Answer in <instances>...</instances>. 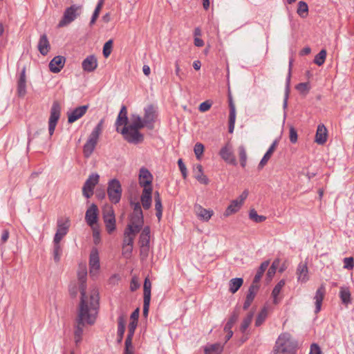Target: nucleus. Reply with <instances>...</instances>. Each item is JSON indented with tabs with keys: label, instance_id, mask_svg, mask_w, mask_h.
Segmentation results:
<instances>
[{
	"label": "nucleus",
	"instance_id": "1",
	"mask_svg": "<svg viewBox=\"0 0 354 354\" xmlns=\"http://www.w3.org/2000/svg\"><path fill=\"white\" fill-rule=\"evenodd\" d=\"M79 290L81 294L80 302L77 317L74 322V341L76 346L82 340L84 330L86 326H92L95 322L97 310L99 308V292L95 288L86 295L87 268L86 263H80L77 270Z\"/></svg>",
	"mask_w": 354,
	"mask_h": 354
},
{
	"label": "nucleus",
	"instance_id": "2",
	"mask_svg": "<svg viewBox=\"0 0 354 354\" xmlns=\"http://www.w3.org/2000/svg\"><path fill=\"white\" fill-rule=\"evenodd\" d=\"M297 342L288 333H281L277 338L272 354H295Z\"/></svg>",
	"mask_w": 354,
	"mask_h": 354
},
{
	"label": "nucleus",
	"instance_id": "3",
	"mask_svg": "<svg viewBox=\"0 0 354 354\" xmlns=\"http://www.w3.org/2000/svg\"><path fill=\"white\" fill-rule=\"evenodd\" d=\"M102 121H100V122L94 128L90 134L88 139L84 145L83 151L86 158H88L95 148L100 134L102 131Z\"/></svg>",
	"mask_w": 354,
	"mask_h": 354
},
{
	"label": "nucleus",
	"instance_id": "4",
	"mask_svg": "<svg viewBox=\"0 0 354 354\" xmlns=\"http://www.w3.org/2000/svg\"><path fill=\"white\" fill-rule=\"evenodd\" d=\"M82 6L73 4L67 8L63 15L62 19L59 21L58 26L64 27L73 22L82 12Z\"/></svg>",
	"mask_w": 354,
	"mask_h": 354
},
{
	"label": "nucleus",
	"instance_id": "5",
	"mask_svg": "<svg viewBox=\"0 0 354 354\" xmlns=\"http://www.w3.org/2000/svg\"><path fill=\"white\" fill-rule=\"evenodd\" d=\"M122 188L120 181L115 178L109 180L107 187V195L109 201L117 204L120 201Z\"/></svg>",
	"mask_w": 354,
	"mask_h": 354
},
{
	"label": "nucleus",
	"instance_id": "6",
	"mask_svg": "<svg viewBox=\"0 0 354 354\" xmlns=\"http://www.w3.org/2000/svg\"><path fill=\"white\" fill-rule=\"evenodd\" d=\"M61 115V106L58 101H54L51 109L48 121V131L50 136H52L55 131L57 122Z\"/></svg>",
	"mask_w": 354,
	"mask_h": 354
},
{
	"label": "nucleus",
	"instance_id": "7",
	"mask_svg": "<svg viewBox=\"0 0 354 354\" xmlns=\"http://www.w3.org/2000/svg\"><path fill=\"white\" fill-rule=\"evenodd\" d=\"M119 132L128 142L138 144L144 140V136L139 130H131L129 127L124 126Z\"/></svg>",
	"mask_w": 354,
	"mask_h": 354
},
{
	"label": "nucleus",
	"instance_id": "8",
	"mask_svg": "<svg viewBox=\"0 0 354 354\" xmlns=\"http://www.w3.org/2000/svg\"><path fill=\"white\" fill-rule=\"evenodd\" d=\"M100 176L97 173L91 174L82 187V194L86 198H91L93 194V190L97 184H98Z\"/></svg>",
	"mask_w": 354,
	"mask_h": 354
},
{
	"label": "nucleus",
	"instance_id": "9",
	"mask_svg": "<svg viewBox=\"0 0 354 354\" xmlns=\"http://www.w3.org/2000/svg\"><path fill=\"white\" fill-rule=\"evenodd\" d=\"M144 122L149 129H153L158 116L157 108L153 104H149L144 109Z\"/></svg>",
	"mask_w": 354,
	"mask_h": 354
},
{
	"label": "nucleus",
	"instance_id": "10",
	"mask_svg": "<svg viewBox=\"0 0 354 354\" xmlns=\"http://www.w3.org/2000/svg\"><path fill=\"white\" fill-rule=\"evenodd\" d=\"M138 322L131 321L128 326V333L125 340L124 354H133L132 340Z\"/></svg>",
	"mask_w": 354,
	"mask_h": 354
},
{
	"label": "nucleus",
	"instance_id": "11",
	"mask_svg": "<svg viewBox=\"0 0 354 354\" xmlns=\"http://www.w3.org/2000/svg\"><path fill=\"white\" fill-rule=\"evenodd\" d=\"M127 313L120 309L118 312L117 342L120 344L122 342L126 328Z\"/></svg>",
	"mask_w": 354,
	"mask_h": 354
},
{
	"label": "nucleus",
	"instance_id": "12",
	"mask_svg": "<svg viewBox=\"0 0 354 354\" xmlns=\"http://www.w3.org/2000/svg\"><path fill=\"white\" fill-rule=\"evenodd\" d=\"M103 220L107 232L111 234L115 230V218L113 209H109L104 212Z\"/></svg>",
	"mask_w": 354,
	"mask_h": 354
},
{
	"label": "nucleus",
	"instance_id": "13",
	"mask_svg": "<svg viewBox=\"0 0 354 354\" xmlns=\"http://www.w3.org/2000/svg\"><path fill=\"white\" fill-rule=\"evenodd\" d=\"M219 155L226 162L234 166L237 165V161L234 156L232 147L228 143L221 148Z\"/></svg>",
	"mask_w": 354,
	"mask_h": 354
},
{
	"label": "nucleus",
	"instance_id": "14",
	"mask_svg": "<svg viewBox=\"0 0 354 354\" xmlns=\"http://www.w3.org/2000/svg\"><path fill=\"white\" fill-rule=\"evenodd\" d=\"M152 175L146 168H141L139 174V184L144 188H152Z\"/></svg>",
	"mask_w": 354,
	"mask_h": 354
},
{
	"label": "nucleus",
	"instance_id": "15",
	"mask_svg": "<svg viewBox=\"0 0 354 354\" xmlns=\"http://www.w3.org/2000/svg\"><path fill=\"white\" fill-rule=\"evenodd\" d=\"M90 274L95 275L100 269V258L97 249H93L89 257Z\"/></svg>",
	"mask_w": 354,
	"mask_h": 354
},
{
	"label": "nucleus",
	"instance_id": "16",
	"mask_svg": "<svg viewBox=\"0 0 354 354\" xmlns=\"http://www.w3.org/2000/svg\"><path fill=\"white\" fill-rule=\"evenodd\" d=\"M88 105H83L73 109L68 113V122L71 124L82 118L87 111Z\"/></svg>",
	"mask_w": 354,
	"mask_h": 354
},
{
	"label": "nucleus",
	"instance_id": "17",
	"mask_svg": "<svg viewBox=\"0 0 354 354\" xmlns=\"http://www.w3.org/2000/svg\"><path fill=\"white\" fill-rule=\"evenodd\" d=\"M97 212L98 209L95 204L93 203L90 207L86 210L85 219L87 224L93 227L97 221Z\"/></svg>",
	"mask_w": 354,
	"mask_h": 354
},
{
	"label": "nucleus",
	"instance_id": "18",
	"mask_svg": "<svg viewBox=\"0 0 354 354\" xmlns=\"http://www.w3.org/2000/svg\"><path fill=\"white\" fill-rule=\"evenodd\" d=\"M144 223L143 214H131L130 216V222L127 226H131L136 232H139Z\"/></svg>",
	"mask_w": 354,
	"mask_h": 354
},
{
	"label": "nucleus",
	"instance_id": "19",
	"mask_svg": "<svg viewBox=\"0 0 354 354\" xmlns=\"http://www.w3.org/2000/svg\"><path fill=\"white\" fill-rule=\"evenodd\" d=\"M68 221H66L64 223L58 221L57 229L55 234L53 242L60 243L63 237L67 234L69 227Z\"/></svg>",
	"mask_w": 354,
	"mask_h": 354
},
{
	"label": "nucleus",
	"instance_id": "20",
	"mask_svg": "<svg viewBox=\"0 0 354 354\" xmlns=\"http://www.w3.org/2000/svg\"><path fill=\"white\" fill-rule=\"evenodd\" d=\"M26 94V68L24 67L19 75L17 81V95L20 97H23Z\"/></svg>",
	"mask_w": 354,
	"mask_h": 354
},
{
	"label": "nucleus",
	"instance_id": "21",
	"mask_svg": "<svg viewBox=\"0 0 354 354\" xmlns=\"http://www.w3.org/2000/svg\"><path fill=\"white\" fill-rule=\"evenodd\" d=\"M66 59L63 56L55 57L49 63V69L51 72L59 73L64 67Z\"/></svg>",
	"mask_w": 354,
	"mask_h": 354
},
{
	"label": "nucleus",
	"instance_id": "22",
	"mask_svg": "<svg viewBox=\"0 0 354 354\" xmlns=\"http://www.w3.org/2000/svg\"><path fill=\"white\" fill-rule=\"evenodd\" d=\"M259 289V285H255V284L250 285V286L249 287V289H248V294L246 295L245 302L243 306V308L244 310H247L250 307V306L252 303Z\"/></svg>",
	"mask_w": 354,
	"mask_h": 354
},
{
	"label": "nucleus",
	"instance_id": "23",
	"mask_svg": "<svg viewBox=\"0 0 354 354\" xmlns=\"http://www.w3.org/2000/svg\"><path fill=\"white\" fill-rule=\"evenodd\" d=\"M137 234L138 232H134L131 226L126 227L124 234L123 248L133 246V240Z\"/></svg>",
	"mask_w": 354,
	"mask_h": 354
},
{
	"label": "nucleus",
	"instance_id": "24",
	"mask_svg": "<svg viewBox=\"0 0 354 354\" xmlns=\"http://www.w3.org/2000/svg\"><path fill=\"white\" fill-rule=\"evenodd\" d=\"M152 188H144L140 197L142 205L145 209H149L151 205Z\"/></svg>",
	"mask_w": 354,
	"mask_h": 354
},
{
	"label": "nucleus",
	"instance_id": "25",
	"mask_svg": "<svg viewBox=\"0 0 354 354\" xmlns=\"http://www.w3.org/2000/svg\"><path fill=\"white\" fill-rule=\"evenodd\" d=\"M82 68L87 72L93 71L97 66V61L95 55L88 56L82 63Z\"/></svg>",
	"mask_w": 354,
	"mask_h": 354
},
{
	"label": "nucleus",
	"instance_id": "26",
	"mask_svg": "<svg viewBox=\"0 0 354 354\" xmlns=\"http://www.w3.org/2000/svg\"><path fill=\"white\" fill-rule=\"evenodd\" d=\"M278 144H279V140H277V139L275 140L272 142L271 146L269 147L268 150L266 151V153L264 154L263 157L261 160V161L258 165L259 169H261L267 164L268 161L270 160L272 153L275 151Z\"/></svg>",
	"mask_w": 354,
	"mask_h": 354
},
{
	"label": "nucleus",
	"instance_id": "27",
	"mask_svg": "<svg viewBox=\"0 0 354 354\" xmlns=\"http://www.w3.org/2000/svg\"><path fill=\"white\" fill-rule=\"evenodd\" d=\"M326 293L325 286L322 284L321 286L317 290L315 295L314 297V299L315 300V313H317L320 311L323 299L324 298V295Z\"/></svg>",
	"mask_w": 354,
	"mask_h": 354
},
{
	"label": "nucleus",
	"instance_id": "28",
	"mask_svg": "<svg viewBox=\"0 0 354 354\" xmlns=\"http://www.w3.org/2000/svg\"><path fill=\"white\" fill-rule=\"evenodd\" d=\"M127 123H128L127 109L125 105H122L121 107V109L120 111V113L118 115L116 122H115V125L117 127L116 131L118 132H119L120 131L119 127L122 126V125H124V127L127 126Z\"/></svg>",
	"mask_w": 354,
	"mask_h": 354
},
{
	"label": "nucleus",
	"instance_id": "29",
	"mask_svg": "<svg viewBox=\"0 0 354 354\" xmlns=\"http://www.w3.org/2000/svg\"><path fill=\"white\" fill-rule=\"evenodd\" d=\"M308 270L307 263L306 262H301L299 263L297 268V279L302 283L306 282L308 280Z\"/></svg>",
	"mask_w": 354,
	"mask_h": 354
},
{
	"label": "nucleus",
	"instance_id": "30",
	"mask_svg": "<svg viewBox=\"0 0 354 354\" xmlns=\"http://www.w3.org/2000/svg\"><path fill=\"white\" fill-rule=\"evenodd\" d=\"M194 209L197 216L205 221H208L214 214L212 210L205 209L200 205H195Z\"/></svg>",
	"mask_w": 354,
	"mask_h": 354
},
{
	"label": "nucleus",
	"instance_id": "31",
	"mask_svg": "<svg viewBox=\"0 0 354 354\" xmlns=\"http://www.w3.org/2000/svg\"><path fill=\"white\" fill-rule=\"evenodd\" d=\"M37 48L38 50L42 55H46L49 52L50 45L46 34L41 35Z\"/></svg>",
	"mask_w": 354,
	"mask_h": 354
},
{
	"label": "nucleus",
	"instance_id": "32",
	"mask_svg": "<svg viewBox=\"0 0 354 354\" xmlns=\"http://www.w3.org/2000/svg\"><path fill=\"white\" fill-rule=\"evenodd\" d=\"M327 132L324 124H319L315 135V142L319 145L325 144L327 140Z\"/></svg>",
	"mask_w": 354,
	"mask_h": 354
},
{
	"label": "nucleus",
	"instance_id": "33",
	"mask_svg": "<svg viewBox=\"0 0 354 354\" xmlns=\"http://www.w3.org/2000/svg\"><path fill=\"white\" fill-rule=\"evenodd\" d=\"M131 120V124L127 126L131 130H139L146 127L144 120H142L141 117L139 115L132 114Z\"/></svg>",
	"mask_w": 354,
	"mask_h": 354
},
{
	"label": "nucleus",
	"instance_id": "34",
	"mask_svg": "<svg viewBox=\"0 0 354 354\" xmlns=\"http://www.w3.org/2000/svg\"><path fill=\"white\" fill-rule=\"evenodd\" d=\"M195 178L201 184L207 185L209 183V179L203 173V169L201 165H197L194 170Z\"/></svg>",
	"mask_w": 354,
	"mask_h": 354
},
{
	"label": "nucleus",
	"instance_id": "35",
	"mask_svg": "<svg viewBox=\"0 0 354 354\" xmlns=\"http://www.w3.org/2000/svg\"><path fill=\"white\" fill-rule=\"evenodd\" d=\"M242 206L241 202H239L238 199L232 201L230 204L228 205L224 212L225 216H228L232 214L237 212L241 207Z\"/></svg>",
	"mask_w": 354,
	"mask_h": 354
},
{
	"label": "nucleus",
	"instance_id": "36",
	"mask_svg": "<svg viewBox=\"0 0 354 354\" xmlns=\"http://www.w3.org/2000/svg\"><path fill=\"white\" fill-rule=\"evenodd\" d=\"M269 264H270L269 261H265L260 265V266L254 276V278L253 279L252 284L259 285L258 283L260 281L264 272L268 268Z\"/></svg>",
	"mask_w": 354,
	"mask_h": 354
},
{
	"label": "nucleus",
	"instance_id": "37",
	"mask_svg": "<svg viewBox=\"0 0 354 354\" xmlns=\"http://www.w3.org/2000/svg\"><path fill=\"white\" fill-rule=\"evenodd\" d=\"M154 201H155V209L156 211V215L158 218V221L161 220L162 215V201L158 192L154 193Z\"/></svg>",
	"mask_w": 354,
	"mask_h": 354
},
{
	"label": "nucleus",
	"instance_id": "38",
	"mask_svg": "<svg viewBox=\"0 0 354 354\" xmlns=\"http://www.w3.org/2000/svg\"><path fill=\"white\" fill-rule=\"evenodd\" d=\"M150 241V227L145 226L139 237V245H149Z\"/></svg>",
	"mask_w": 354,
	"mask_h": 354
},
{
	"label": "nucleus",
	"instance_id": "39",
	"mask_svg": "<svg viewBox=\"0 0 354 354\" xmlns=\"http://www.w3.org/2000/svg\"><path fill=\"white\" fill-rule=\"evenodd\" d=\"M293 59H290L289 62V71L286 80V92H285V96L283 100V108L286 109L288 106V99L289 96V92H290V78H291V68L292 66Z\"/></svg>",
	"mask_w": 354,
	"mask_h": 354
},
{
	"label": "nucleus",
	"instance_id": "40",
	"mask_svg": "<svg viewBox=\"0 0 354 354\" xmlns=\"http://www.w3.org/2000/svg\"><path fill=\"white\" fill-rule=\"evenodd\" d=\"M243 279L242 278H234L229 281V291L234 294L242 286Z\"/></svg>",
	"mask_w": 354,
	"mask_h": 354
},
{
	"label": "nucleus",
	"instance_id": "41",
	"mask_svg": "<svg viewBox=\"0 0 354 354\" xmlns=\"http://www.w3.org/2000/svg\"><path fill=\"white\" fill-rule=\"evenodd\" d=\"M223 346L220 343L211 344L205 348V354H220L223 351Z\"/></svg>",
	"mask_w": 354,
	"mask_h": 354
},
{
	"label": "nucleus",
	"instance_id": "42",
	"mask_svg": "<svg viewBox=\"0 0 354 354\" xmlns=\"http://www.w3.org/2000/svg\"><path fill=\"white\" fill-rule=\"evenodd\" d=\"M254 316V312L250 311L248 315L243 319L241 326H240V330L241 333H245L248 326L250 325L252 318Z\"/></svg>",
	"mask_w": 354,
	"mask_h": 354
},
{
	"label": "nucleus",
	"instance_id": "43",
	"mask_svg": "<svg viewBox=\"0 0 354 354\" xmlns=\"http://www.w3.org/2000/svg\"><path fill=\"white\" fill-rule=\"evenodd\" d=\"M284 285H285V281L283 279H281L277 283V284L273 288L272 292V296L274 298L273 301L274 304L278 303L277 296L280 293L281 290L284 286Z\"/></svg>",
	"mask_w": 354,
	"mask_h": 354
},
{
	"label": "nucleus",
	"instance_id": "44",
	"mask_svg": "<svg viewBox=\"0 0 354 354\" xmlns=\"http://www.w3.org/2000/svg\"><path fill=\"white\" fill-rule=\"evenodd\" d=\"M279 264V260L276 259L273 261L272 264L268 269L267 274H266V278L268 281L272 280V277L274 276Z\"/></svg>",
	"mask_w": 354,
	"mask_h": 354
},
{
	"label": "nucleus",
	"instance_id": "45",
	"mask_svg": "<svg viewBox=\"0 0 354 354\" xmlns=\"http://www.w3.org/2000/svg\"><path fill=\"white\" fill-rule=\"evenodd\" d=\"M326 55L327 53L325 49L321 50L319 53L315 55L314 59V63L318 66L323 65L326 60Z\"/></svg>",
	"mask_w": 354,
	"mask_h": 354
},
{
	"label": "nucleus",
	"instance_id": "46",
	"mask_svg": "<svg viewBox=\"0 0 354 354\" xmlns=\"http://www.w3.org/2000/svg\"><path fill=\"white\" fill-rule=\"evenodd\" d=\"M339 296L343 304H348L351 302V292L348 288H341Z\"/></svg>",
	"mask_w": 354,
	"mask_h": 354
},
{
	"label": "nucleus",
	"instance_id": "47",
	"mask_svg": "<svg viewBox=\"0 0 354 354\" xmlns=\"http://www.w3.org/2000/svg\"><path fill=\"white\" fill-rule=\"evenodd\" d=\"M238 153L240 159V164L242 167H245L247 162V153L243 145L239 147Z\"/></svg>",
	"mask_w": 354,
	"mask_h": 354
},
{
	"label": "nucleus",
	"instance_id": "48",
	"mask_svg": "<svg viewBox=\"0 0 354 354\" xmlns=\"http://www.w3.org/2000/svg\"><path fill=\"white\" fill-rule=\"evenodd\" d=\"M53 259L56 263H58L60 261V257L62 253V249L60 243L53 242Z\"/></svg>",
	"mask_w": 354,
	"mask_h": 354
},
{
	"label": "nucleus",
	"instance_id": "49",
	"mask_svg": "<svg viewBox=\"0 0 354 354\" xmlns=\"http://www.w3.org/2000/svg\"><path fill=\"white\" fill-rule=\"evenodd\" d=\"M308 12V7L306 2L301 1L298 3L297 14L301 17H305Z\"/></svg>",
	"mask_w": 354,
	"mask_h": 354
},
{
	"label": "nucleus",
	"instance_id": "50",
	"mask_svg": "<svg viewBox=\"0 0 354 354\" xmlns=\"http://www.w3.org/2000/svg\"><path fill=\"white\" fill-rule=\"evenodd\" d=\"M151 283L148 278H146L144 281L143 291H144V299H151Z\"/></svg>",
	"mask_w": 354,
	"mask_h": 354
},
{
	"label": "nucleus",
	"instance_id": "51",
	"mask_svg": "<svg viewBox=\"0 0 354 354\" xmlns=\"http://www.w3.org/2000/svg\"><path fill=\"white\" fill-rule=\"evenodd\" d=\"M249 218L255 223H262L266 219V216L258 215L254 209H250L249 212Z\"/></svg>",
	"mask_w": 354,
	"mask_h": 354
},
{
	"label": "nucleus",
	"instance_id": "52",
	"mask_svg": "<svg viewBox=\"0 0 354 354\" xmlns=\"http://www.w3.org/2000/svg\"><path fill=\"white\" fill-rule=\"evenodd\" d=\"M268 313L266 308H263L261 310V311L259 313L256 321H255V326L257 327L260 326L263 322L265 321L266 317H267Z\"/></svg>",
	"mask_w": 354,
	"mask_h": 354
},
{
	"label": "nucleus",
	"instance_id": "53",
	"mask_svg": "<svg viewBox=\"0 0 354 354\" xmlns=\"http://www.w3.org/2000/svg\"><path fill=\"white\" fill-rule=\"evenodd\" d=\"M204 145L201 142H197L194 145V151L196 155V157L198 160H201L202 155L204 152Z\"/></svg>",
	"mask_w": 354,
	"mask_h": 354
},
{
	"label": "nucleus",
	"instance_id": "54",
	"mask_svg": "<svg viewBox=\"0 0 354 354\" xmlns=\"http://www.w3.org/2000/svg\"><path fill=\"white\" fill-rule=\"evenodd\" d=\"M113 47V41L109 39L107 41L103 46V55L107 58L111 53Z\"/></svg>",
	"mask_w": 354,
	"mask_h": 354
},
{
	"label": "nucleus",
	"instance_id": "55",
	"mask_svg": "<svg viewBox=\"0 0 354 354\" xmlns=\"http://www.w3.org/2000/svg\"><path fill=\"white\" fill-rule=\"evenodd\" d=\"M239 315H240V308L236 306L234 308V310H233V312L227 322L234 325L238 320Z\"/></svg>",
	"mask_w": 354,
	"mask_h": 354
},
{
	"label": "nucleus",
	"instance_id": "56",
	"mask_svg": "<svg viewBox=\"0 0 354 354\" xmlns=\"http://www.w3.org/2000/svg\"><path fill=\"white\" fill-rule=\"evenodd\" d=\"M296 89L301 93H307L310 90V86L308 82H302L296 86Z\"/></svg>",
	"mask_w": 354,
	"mask_h": 354
},
{
	"label": "nucleus",
	"instance_id": "57",
	"mask_svg": "<svg viewBox=\"0 0 354 354\" xmlns=\"http://www.w3.org/2000/svg\"><path fill=\"white\" fill-rule=\"evenodd\" d=\"M235 120H236V113H234L233 111L232 113H230L229 114V133H232L234 129V124H235Z\"/></svg>",
	"mask_w": 354,
	"mask_h": 354
},
{
	"label": "nucleus",
	"instance_id": "58",
	"mask_svg": "<svg viewBox=\"0 0 354 354\" xmlns=\"http://www.w3.org/2000/svg\"><path fill=\"white\" fill-rule=\"evenodd\" d=\"M130 205L131 206V207L133 208V213L132 214H143L142 213V208H141V205L139 202H133V201H131L130 202Z\"/></svg>",
	"mask_w": 354,
	"mask_h": 354
},
{
	"label": "nucleus",
	"instance_id": "59",
	"mask_svg": "<svg viewBox=\"0 0 354 354\" xmlns=\"http://www.w3.org/2000/svg\"><path fill=\"white\" fill-rule=\"evenodd\" d=\"M344 268L348 270H352L354 267V259L353 257H346L344 259Z\"/></svg>",
	"mask_w": 354,
	"mask_h": 354
},
{
	"label": "nucleus",
	"instance_id": "60",
	"mask_svg": "<svg viewBox=\"0 0 354 354\" xmlns=\"http://www.w3.org/2000/svg\"><path fill=\"white\" fill-rule=\"evenodd\" d=\"M297 138H298V136H297V132L296 129L292 126H291L290 127V133H289L290 141L292 143H296L297 142Z\"/></svg>",
	"mask_w": 354,
	"mask_h": 354
},
{
	"label": "nucleus",
	"instance_id": "61",
	"mask_svg": "<svg viewBox=\"0 0 354 354\" xmlns=\"http://www.w3.org/2000/svg\"><path fill=\"white\" fill-rule=\"evenodd\" d=\"M178 165L184 179L187 177V170L182 159L178 160Z\"/></svg>",
	"mask_w": 354,
	"mask_h": 354
},
{
	"label": "nucleus",
	"instance_id": "62",
	"mask_svg": "<svg viewBox=\"0 0 354 354\" xmlns=\"http://www.w3.org/2000/svg\"><path fill=\"white\" fill-rule=\"evenodd\" d=\"M101 10H102V8L98 7V6L95 7V10H94V12L93 13V15H92V17H91V21H90V26H92V25H93L95 23L97 19L99 17V15H100V12L101 11Z\"/></svg>",
	"mask_w": 354,
	"mask_h": 354
},
{
	"label": "nucleus",
	"instance_id": "63",
	"mask_svg": "<svg viewBox=\"0 0 354 354\" xmlns=\"http://www.w3.org/2000/svg\"><path fill=\"white\" fill-rule=\"evenodd\" d=\"M212 106V102L209 100H206L202 102L199 106V111L201 112H205L208 111Z\"/></svg>",
	"mask_w": 354,
	"mask_h": 354
},
{
	"label": "nucleus",
	"instance_id": "64",
	"mask_svg": "<svg viewBox=\"0 0 354 354\" xmlns=\"http://www.w3.org/2000/svg\"><path fill=\"white\" fill-rule=\"evenodd\" d=\"M309 354H322V352L319 345L314 343L310 346Z\"/></svg>",
	"mask_w": 354,
	"mask_h": 354
}]
</instances>
